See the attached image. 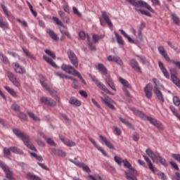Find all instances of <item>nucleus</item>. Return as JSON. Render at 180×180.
<instances>
[{"label":"nucleus","mask_w":180,"mask_h":180,"mask_svg":"<svg viewBox=\"0 0 180 180\" xmlns=\"http://www.w3.org/2000/svg\"><path fill=\"white\" fill-rule=\"evenodd\" d=\"M58 15H59V16H60V19H62V20H63V22H64V23L69 22L68 17L65 16V13L64 12H63V11H59Z\"/></svg>","instance_id":"nucleus-30"},{"label":"nucleus","mask_w":180,"mask_h":180,"mask_svg":"<svg viewBox=\"0 0 180 180\" xmlns=\"http://www.w3.org/2000/svg\"><path fill=\"white\" fill-rule=\"evenodd\" d=\"M162 72L164 77L167 78V79H169V78H171V81L173 82V84H174V85H176V86L179 87L180 89V79L179 78H178L177 75L174 74L175 72L174 70H169L170 75L169 72L167 69H165V70H162Z\"/></svg>","instance_id":"nucleus-5"},{"label":"nucleus","mask_w":180,"mask_h":180,"mask_svg":"<svg viewBox=\"0 0 180 180\" xmlns=\"http://www.w3.org/2000/svg\"><path fill=\"white\" fill-rule=\"evenodd\" d=\"M172 158H174V160H175L176 161H177V162L180 163V154H176V153H173L172 155Z\"/></svg>","instance_id":"nucleus-53"},{"label":"nucleus","mask_w":180,"mask_h":180,"mask_svg":"<svg viewBox=\"0 0 180 180\" xmlns=\"http://www.w3.org/2000/svg\"><path fill=\"white\" fill-rule=\"evenodd\" d=\"M13 68L17 74H20V75H23V74H26V69L25 67L21 66L18 63H13Z\"/></svg>","instance_id":"nucleus-14"},{"label":"nucleus","mask_w":180,"mask_h":180,"mask_svg":"<svg viewBox=\"0 0 180 180\" xmlns=\"http://www.w3.org/2000/svg\"><path fill=\"white\" fill-rule=\"evenodd\" d=\"M11 109L14 110V112H17L18 113L20 112V105L16 103H13L11 105Z\"/></svg>","instance_id":"nucleus-39"},{"label":"nucleus","mask_w":180,"mask_h":180,"mask_svg":"<svg viewBox=\"0 0 180 180\" xmlns=\"http://www.w3.org/2000/svg\"><path fill=\"white\" fill-rule=\"evenodd\" d=\"M129 65L134 71H136V72H139V74H142L143 71H141V68H140L139 62H137L136 59H131L129 60Z\"/></svg>","instance_id":"nucleus-16"},{"label":"nucleus","mask_w":180,"mask_h":180,"mask_svg":"<svg viewBox=\"0 0 180 180\" xmlns=\"http://www.w3.org/2000/svg\"><path fill=\"white\" fill-rule=\"evenodd\" d=\"M169 164L173 168H174V169H176V171H179V167H178V165L175 162L171 161L169 162Z\"/></svg>","instance_id":"nucleus-55"},{"label":"nucleus","mask_w":180,"mask_h":180,"mask_svg":"<svg viewBox=\"0 0 180 180\" xmlns=\"http://www.w3.org/2000/svg\"><path fill=\"white\" fill-rule=\"evenodd\" d=\"M131 110L133 111L134 115L139 116V117H141V119H144V117H146V114H144V112H143L136 108H131Z\"/></svg>","instance_id":"nucleus-29"},{"label":"nucleus","mask_w":180,"mask_h":180,"mask_svg":"<svg viewBox=\"0 0 180 180\" xmlns=\"http://www.w3.org/2000/svg\"><path fill=\"white\" fill-rule=\"evenodd\" d=\"M120 81L121 84H122V85H124V86H125V88H131V86H130V84H129V82H127L126 79H124L123 78H120Z\"/></svg>","instance_id":"nucleus-41"},{"label":"nucleus","mask_w":180,"mask_h":180,"mask_svg":"<svg viewBox=\"0 0 180 180\" xmlns=\"http://www.w3.org/2000/svg\"><path fill=\"white\" fill-rule=\"evenodd\" d=\"M45 140H46V143L49 144V146H56V142H54V140H53L52 139L48 138L47 139H45Z\"/></svg>","instance_id":"nucleus-56"},{"label":"nucleus","mask_w":180,"mask_h":180,"mask_svg":"<svg viewBox=\"0 0 180 180\" xmlns=\"http://www.w3.org/2000/svg\"><path fill=\"white\" fill-rule=\"evenodd\" d=\"M22 50L25 54L27 56V57H28L29 58H34V57L32 55V53L29 52L27 49H23Z\"/></svg>","instance_id":"nucleus-51"},{"label":"nucleus","mask_w":180,"mask_h":180,"mask_svg":"<svg viewBox=\"0 0 180 180\" xmlns=\"http://www.w3.org/2000/svg\"><path fill=\"white\" fill-rule=\"evenodd\" d=\"M0 27H2V29H9V25L2 20H0Z\"/></svg>","instance_id":"nucleus-48"},{"label":"nucleus","mask_w":180,"mask_h":180,"mask_svg":"<svg viewBox=\"0 0 180 180\" xmlns=\"http://www.w3.org/2000/svg\"><path fill=\"white\" fill-rule=\"evenodd\" d=\"M114 160H115V162H117V164H118V165H120V164H122V162H123V160H122V158H119V156H115Z\"/></svg>","instance_id":"nucleus-59"},{"label":"nucleus","mask_w":180,"mask_h":180,"mask_svg":"<svg viewBox=\"0 0 180 180\" xmlns=\"http://www.w3.org/2000/svg\"><path fill=\"white\" fill-rule=\"evenodd\" d=\"M153 92L157 96L158 101H160V102H161L162 103H164V102H165V100L164 99V95L162 94V92H161V89H160V87H158V85L154 86Z\"/></svg>","instance_id":"nucleus-11"},{"label":"nucleus","mask_w":180,"mask_h":180,"mask_svg":"<svg viewBox=\"0 0 180 180\" xmlns=\"http://www.w3.org/2000/svg\"><path fill=\"white\" fill-rule=\"evenodd\" d=\"M120 122H122V123H123L124 124H126V126L129 127V129H132V130H134V126H133V124H131V123H130L129 122L126 120V119H124L123 117H120Z\"/></svg>","instance_id":"nucleus-31"},{"label":"nucleus","mask_w":180,"mask_h":180,"mask_svg":"<svg viewBox=\"0 0 180 180\" xmlns=\"http://www.w3.org/2000/svg\"><path fill=\"white\" fill-rule=\"evenodd\" d=\"M146 119L147 120L150 121V123H151V124L155 126V127H157V129H158L159 130H164V126H162V124L160 121L151 117H147Z\"/></svg>","instance_id":"nucleus-15"},{"label":"nucleus","mask_w":180,"mask_h":180,"mask_svg":"<svg viewBox=\"0 0 180 180\" xmlns=\"http://www.w3.org/2000/svg\"><path fill=\"white\" fill-rule=\"evenodd\" d=\"M140 61L142 63V64H145L146 65H148L150 64V62L145 57L143 58H140Z\"/></svg>","instance_id":"nucleus-60"},{"label":"nucleus","mask_w":180,"mask_h":180,"mask_svg":"<svg viewBox=\"0 0 180 180\" xmlns=\"http://www.w3.org/2000/svg\"><path fill=\"white\" fill-rule=\"evenodd\" d=\"M68 56L69 57L71 64H72V65L78 69V57H77V55H75V53L71 50H68Z\"/></svg>","instance_id":"nucleus-9"},{"label":"nucleus","mask_w":180,"mask_h":180,"mask_svg":"<svg viewBox=\"0 0 180 180\" xmlns=\"http://www.w3.org/2000/svg\"><path fill=\"white\" fill-rule=\"evenodd\" d=\"M28 116H30V117L31 119H32V120H34V122H39L40 121V118H39L36 115H34V113H33L31 111H27V112Z\"/></svg>","instance_id":"nucleus-35"},{"label":"nucleus","mask_w":180,"mask_h":180,"mask_svg":"<svg viewBox=\"0 0 180 180\" xmlns=\"http://www.w3.org/2000/svg\"><path fill=\"white\" fill-rule=\"evenodd\" d=\"M73 13H75V15H77V16H79V18L82 16V15L81 14V13H79L77 7H73Z\"/></svg>","instance_id":"nucleus-61"},{"label":"nucleus","mask_w":180,"mask_h":180,"mask_svg":"<svg viewBox=\"0 0 180 180\" xmlns=\"http://www.w3.org/2000/svg\"><path fill=\"white\" fill-rule=\"evenodd\" d=\"M0 27H2V29H9V25L2 20H0Z\"/></svg>","instance_id":"nucleus-49"},{"label":"nucleus","mask_w":180,"mask_h":180,"mask_svg":"<svg viewBox=\"0 0 180 180\" xmlns=\"http://www.w3.org/2000/svg\"><path fill=\"white\" fill-rule=\"evenodd\" d=\"M30 155H32V157H34V158H36V160H37L38 161H43V157L41 155H37L36 154V153H30Z\"/></svg>","instance_id":"nucleus-45"},{"label":"nucleus","mask_w":180,"mask_h":180,"mask_svg":"<svg viewBox=\"0 0 180 180\" xmlns=\"http://www.w3.org/2000/svg\"><path fill=\"white\" fill-rule=\"evenodd\" d=\"M18 117H19L20 120L23 122H27V115L23 112L20 111L18 113Z\"/></svg>","instance_id":"nucleus-34"},{"label":"nucleus","mask_w":180,"mask_h":180,"mask_svg":"<svg viewBox=\"0 0 180 180\" xmlns=\"http://www.w3.org/2000/svg\"><path fill=\"white\" fill-rule=\"evenodd\" d=\"M4 155H6L7 157L11 156V148H4Z\"/></svg>","instance_id":"nucleus-50"},{"label":"nucleus","mask_w":180,"mask_h":180,"mask_svg":"<svg viewBox=\"0 0 180 180\" xmlns=\"http://www.w3.org/2000/svg\"><path fill=\"white\" fill-rule=\"evenodd\" d=\"M48 92H49L50 95L52 96V98H54L56 101H58L60 102V97L57 95V91L54 90L53 89L49 88L48 89Z\"/></svg>","instance_id":"nucleus-24"},{"label":"nucleus","mask_w":180,"mask_h":180,"mask_svg":"<svg viewBox=\"0 0 180 180\" xmlns=\"http://www.w3.org/2000/svg\"><path fill=\"white\" fill-rule=\"evenodd\" d=\"M55 153L57 155H59L60 157H65V152L63 151L61 149H56L55 150Z\"/></svg>","instance_id":"nucleus-47"},{"label":"nucleus","mask_w":180,"mask_h":180,"mask_svg":"<svg viewBox=\"0 0 180 180\" xmlns=\"http://www.w3.org/2000/svg\"><path fill=\"white\" fill-rule=\"evenodd\" d=\"M45 53H46V54H48V56H51V58H53V60H56V58H57V57L56 56V53H54V52L50 51V49H46Z\"/></svg>","instance_id":"nucleus-42"},{"label":"nucleus","mask_w":180,"mask_h":180,"mask_svg":"<svg viewBox=\"0 0 180 180\" xmlns=\"http://www.w3.org/2000/svg\"><path fill=\"white\" fill-rule=\"evenodd\" d=\"M158 51L160 54H161V56H162V57L165 58L166 61H167L168 63L171 61V58H169V56H168V53H167V51H165V49H164V46H159Z\"/></svg>","instance_id":"nucleus-20"},{"label":"nucleus","mask_w":180,"mask_h":180,"mask_svg":"<svg viewBox=\"0 0 180 180\" xmlns=\"http://www.w3.org/2000/svg\"><path fill=\"white\" fill-rule=\"evenodd\" d=\"M127 2H129V4H131L132 6H136V8H139V6H142V8H146V9L149 10L150 12H152V13H154V9L151 8L147 2L140 0L136 1V0H126Z\"/></svg>","instance_id":"nucleus-6"},{"label":"nucleus","mask_w":180,"mask_h":180,"mask_svg":"<svg viewBox=\"0 0 180 180\" xmlns=\"http://www.w3.org/2000/svg\"><path fill=\"white\" fill-rule=\"evenodd\" d=\"M115 34L118 44L121 46V47H123V46H124V41H123V38H122L117 32H115Z\"/></svg>","instance_id":"nucleus-27"},{"label":"nucleus","mask_w":180,"mask_h":180,"mask_svg":"<svg viewBox=\"0 0 180 180\" xmlns=\"http://www.w3.org/2000/svg\"><path fill=\"white\" fill-rule=\"evenodd\" d=\"M105 82H107L108 85L111 88V89H112L113 91H116V86H115V84H113L110 76L106 77Z\"/></svg>","instance_id":"nucleus-25"},{"label":"nucleus","mask_w":180,"mask_h":180,"mask_svg":"<svg viewBox=\"0 0 180 180\" xmlns=\"http://www.w3.org/2000/svg\"><path fill=\"white\" fill-rule=\"evenodd\" d=\"M135 11L138 13H141V15H145V16H148L149 18H151V13L145 10H140L139 8H134Z\"/></svg>","instance_id":"nucleus-36"},{"label":"nucleus","mask_w":180,"mask_h":180,"mask_svg":"<svg viewBox=\"0 0 180 180\" xmlns=\"http://www.w3.org/2000/svg\"><path fill=\"white\" fill-rule=\"evenodd\" d=\"M40 101L41 103H43V105H46V106H51V108H54L57 105L56 101H54V100L51 98L41 97Z\"/></svg>","instance_id":"nucleus-10"},{"label":"nucleus","mask_w":180,"mask_h":180,"mask_svg":"<svg viewBox=\"0 0 180 180\" xmlns=\"http://www.w3.org/2000/svg\"><path fill=\"white\" fill-rule=\"evenodd\" d=\"M172 18L173 20V22L175 25H180V20L178 15L174 13L172 15Z\"/></svg>","instance_id":"nucleus-38"},{"label":"nucleus","mask_w":180,"mask_h":180,"mask_svg":"<svg viewBox=\"0 0 180 180\" xmlns=\"http://www.w3.org/2000/svg\"><path fill=\"white\" fill-rule=\"evenodd\" d=\"M60 33H62L63 35L67 36L68 39H71V34L68 31H65L64 30H60Z\"/></svg>","instance_id":"nucleus-57"},{"label":"nucleus","mask_w":180,"mask_h":180,"mask_svg":"<svg viewBox=\"0 0 180 180\" xmlns=\"http://www.w3.org/2000/svg\"><path fill=\"white\" fill-rule=\"evenodd\" d=\"M101 16L103 19H104L105 23L108 25L109 27H113L112 20H110V18H109V15L106 11H101Z\"/></svg>","instance_id":"nucleus-19"},{"label":"nucleus","mask_w":180,"mask_h":180,"mask_svg":"<svg viewBox=\"0 0 180 180\" xmlns=\"http://www.w3.org/2000/svg\"><path fill=\"white\" fill-rule=\"evenodd\" d=\"M47 33L49 34L50 37L51 39H53V40H54L55 41H58V35H57V34H56V32H54V31H53L51 30H49L47 31Z\"/></svg>","instance_id":"nucleus-28"},{"label":"nucleus","mask_w":180,"mask_h":180,"mask_svg":"<svg viewBox=\"0 0 180 180\" xmlns=\"http://www.w3.org/2000/svg\"><path fill=\"white\" fill-rule=\"evenodd\" d=\"M43 59L48 63V64H49L50 65H51L52 67H53V68H57V65L56 64V63H54V60H53L51 58L47 57V56L44 55L43 56Z\"/></svg>","instance_id":"nucleus-22"},{"label":"nucleus","mask_w":180,"mask_h":180,"mask_svg":"<svg viewBox=\"0 0 180 180\" xmlns=\"http://www.w3.org/2000/svg\"><path fill=\"white\" fill-rule=\"evenodd\" d=\"M59 138L61 141L64 143V144H65V146H68V147H75V146H77V143H75V142L68 139L67 138H65V136L63 135H59Z\"/></svg>","instance_id":"nucleus-17"},{"label":"nucleus","mask_w":180,"mask_h":180,"mask_svg":"<svg viewBox=\"0 0 180 180\" xmlns=\"http://www.w3.org/2000/svg\"><path fill=\"white\" fill-rule=\"evenodd\" d=\"M61 69L63 70V71H65V72H67L68 74H70L71 75H74L75 77H78V78L80 79V81H82L83 84H86L85 79H84V78L81 75V73L75 70V68H74L73 66L63 63L61 65Z\"/></svg>","instance_id":"nucleus-4"},{"label":"nucleus","mask_w":180,"mask_h":180,"mask_svg":"<svg viewBox=\"0 0 180 180\" xmlns=\"http://www.w3.org/2000/svg\"><path fill=\"white\" fill-rule=\"evenodd\" d=\"M10 150L11 151H12V153H13L14 154H22V151L20 150V149L15 147V146H11L10 147Z\"/></svg>","instance_id":"nucleus-40"},{"label":"nucleus","mask_w":180,"mask_h":180,"mask_svg":"<svg viewBox=\"0 0 180 180\" xmlns=\"http://www.w3.org/2000/svg\"><path fill=\"white\" fill-rule=\"evenodd\" d=\"M53 19L54 22H56V25L58 26H63V22L57 18V17H53Z\"/></svg>","instance_id":"nucleus-62"},{"label":"nucleus","mask_w":180,"mask_h":180,"mask_svg":"<svg viewBox=\"0 0 180 180\" xmlns=\"http://www.w3.org/2000/svg\"><path fill=\"white\" fill-rule=\"evenodd\" d=\"M79 39H81L82 40H85V37H86V35L85 34V32L81 31L79 33Z\"/></svg>","instance_id":"nucleus-63"},{"label":"nucleus","mask_w":180,"mask_h":180,"mask_svg":"<svg viewBox=\"0 0 180 180\" xmlns=\"http://www.w3.org/2000/svg\"><path fill=\"white\" fill-rule=\"evenodd\" d=\"M133 140L134 141H139V140H140V134H139L137 132H134L133 134Z\"/></svg>","instance_id":"nucleus-58"},{"label":"nucleus","mask_w":180,"mask_h":180,"mask_svg":"<svg viewBox=\"0 0 180 180\" xmlns=\"http://www.w3.org/2000/svg\"><path fill=\"white\" fill-rule=\"evenodd\" d=\"M101 94L104 96L101 97L102 102H103L105 105H106V106H108L112 110H116V108H115V105H113L116 104L115 101H113V99H112L110 97L108 96V95H106L105 93L101 92Z\"/></svg>","instance_id":"nucleus-7"},{"label":"nucleus","mask_w":180,"mask_h":180,"mask_svg":"<svg viewBox=\"0 0 180 180\" xmlns=\"http://www.w3.org/2000/svg\"><path fill=\"white\" fill-rule=\"evenodd\" d=\"M87 41L90 49L92 51H96V47L94 45V42L91 41V37L89 35H87Z\"/></svg>","instance_id":"nucleus-33"},{"label":"nucleus","mask_w":180,"mask_h":180,"mask_svg":"<svg viewBox=\"0 0 180 180\" xmlns=\"http://www.w3.org/2000/svg\"><path fill=\"white\" fill-rule=\"evenodd\" d=\"M70 105H75V106H81V101H78L75 97H71L69 100Z\"/></svg>","instance_id":"nucleus-26"},{"label":"nucleus","mask_w":180,"mask_h":180,"mask_svg":"<svg viewBox=\"0 0 180 180\" xmlns=\"http://www.w3.org/2000/svg\"><path fill=\"white\" fill-rule=\"evenodd\" d=\"M69 161H70V162H72V164H75V165H77V167H79V168H82L84 172H86L87 174H91V169L89 168V167H88V165H86L85 163L75 162L71 159L69 160Z\"/></svg>","instance_id":"nucleus-13"},{"label":"nucleus","mask_w":180,"mask_h":180,"mask_svg":"<svg viewBox=\"0 0 180 180\" xmlns=\"http://www.w3.org/2000/svg\"><path fill=\"white\" fill-rule=\"evenodd\" d=\"M27 176L30 178L32 180H41V179L34 174L33 173H27Z\"/></svg>","instance_id":"nucleus-46"},{"label":"nucleus","mask_w":180,"mask_h":180,"mask_svg":"<svg viewBox=\"0 0 180 180\" xmlns=\"http://www.w3.org/2000/svg\"><path fill=\"white\" fill-rule=\"evenodd\" d=\"M143 91L147 99H151L153 98V84L151 83L147 84Z\"/></svg>","instance_id":"nucleus-12"},{"label":"nucleus","mask_w":180,"mask_h":180,"mask_svg":"<svg viewBox=\"0 0 180 180\" xmlns=\"http://www.w3.org/2000/svg\"><path fill=\"white\" fill-rule=\"evenodd\" d=\"M173 103L175 106H180V98L179 96H174L173 97Z\"/></svg>","instance_id":"nucleus-43"},{"label":"nucleus","mask_w":180,"mask_h":180,"mask_svg":"<svg viewBox=\"0 0 180 180\" xmlns=\"http://www.w3.org/2000/svg\"><path fill=\"white\" fill-rule=\"evenodd\" d=\"M101 140H102V141H103V143H105L106 147H108V148H110V150H115V146L113 145V143H111L110 141L108 140V139L102 135L99 136Z\"/></svg>","instance_id":"nucleus-21"},{"label":"nucleus","mask_w":180,"mask_h":180,"mask_svg":"<svg viewBox=\"0 0 180 180\" xmlns=\"http://www.w3.org/2000/svg\"><path fill=\"white\" fill-rule=\"evenodd\" d=\"M8 78L15 85V86H20V83L18 82V78H16V76L12 73V72H8Z\"/></svg>","instance_id":"nucleus-18"},{"label":"nucleus","mask_w":180,"mask_h":180,"mask_svg":"<svg viewBox=\"0 0 180 180\" xmlns=\"http://www.w3.org/2000/svg\"><path fill=\"white\" fill-rule=\"evenodd\" d=\"M146 153L147 155H148V157L151 158L153 162H155L156 164L160 162V164L163 165V167H168V163L167 162V160L164 159L162 156L160 155V153H158V152L154 153L151 149L148 148L146 149Z\"/></svg>","instance_id":"nucleus-2"},{"label":"nucleus","mask_w":180,"mask_h":180,"mask_svg":"<svg viewBox=\"0 0 180 180\" xmlns=\"http://www.w3.org/2000/svg\"><path fill=\"white\" fill-rule=\"evenodd\" d=\"M103 37H105V35H98L96 34H93V40L94 43H99V40H101V39H103Z\"/></svg>","instance_id":"nucleus-37"},{"label":"nucleus","mask_w":180,"mask_h":180,"mask_svg":"<svg viewBox=\"0 0 180 180\" xmlns=\"http://www.w3.org/2000/svg\"><path fill=\"white\" fill-rule=\"evenodd\" d=\"M148 167L152 172H155V167L153 165V162H150L148 163Z\"/></svg>","instance_id":"nucleus-64"},{"label":"nucleus","mask_w":180,"mask_h":180,"mask_svg":"<svg viewBox=\"0 0 180 180\" xmlns=\"http://www.w3.org/2000/svg\"><path fill=\"white\" fill-rule=\"evenodd\" d=\"M0 167L4 171V172L9 169V167H6V165H5V163H4L2 161H0Z\"/></svg>","instance_id":"nucleus-54"},{"label":"nucleus","mask_w":180,"mask_h":180,"mask_svg":"<svg viewBox=\"0 0 180 180\" xmlns=\"http://www.w3.org/2000/svg\"><path fill=\"white\" fill-rule=\"evenodd\" d=\"M90 78L93 81V82H95L96 85L100 89H102L104 92L106 94H108V95H115V94L110 92L107 88L106 86H105L103 84H102L98 79L95 77L93 76L92 75H90Z\"/></svg>","instance_id":"nucleus-8"},{"label":"nucleus","mask_w":180,"mask_h":180,"mask_svg":"<svg viewBox=\"0 0 180 180\" xmlns=\"http://www.w3.org/2000/svg\"><path fill=\"white\" fill-rule=\"evenodd\" d=\"M13 133H14L18 139H21L22 141H23L25 146L27 147V148H30V150H32V151H34L35 153H37V149L35 146H34L33 144H30V139L29 137L25 136V133L20 131L18 129H13Z\"/></svg>","instance_id":"nucleus-3"},{"label":"nucleus","mask_w":180,"mask_h":180,"mask_svg":"<svg viewBox=\"0 0 180 180\" xmlns=\"http://www.w3.org/2000/svg\"><path fill=\"white\" fill-rule=\"evenodd\" d=\"M96 68L98 70V71H101L103 75H108V69H106V67H105L103 64L98 63Z\"/></svg>","instance_id":"nucleus-23"},{"label":"nucleus","mask_w":180,"mask_h":180,"mask_svg":"<svg viewBox=\"0 0 180 180\" xmlns=\"http://www.w3.org/2000/svg\"><path fill=\"white\" fill-rule=\"evenodd\" d=\"M27 4L28 5L29 8L30 9L32 15L36 18L37 16V12L34 11V10L33 9V6H32L30 2H29V1H27Z\"/></svg>","instance_id":"nucleus-44"},{"label":"nucleus","mask_w":180,"mask_h":180,"mask_svg":"<svg viewBox=\"0 0 180 180\" xmlns=\"http://www.w3.org/2000/svg\"><path fill=\"white\" fill-rule=\"evenodd\" d=\"M122 162L124 163V167L125 168H128V171H124V174L127 180H139L137 179V170L135 169L131 164L127 160H122Z\"/></svg>","instance_id":"nucleus-1"},{"label":"nucleus","mask_w":180,"mask_h":180,"mask_svg":"<svg viewBox=\"0 0 180 180\" xmlns=\"http://www.w3.org/2000/svg\"><path fill=\"white\" fill-rule=\"evenodd\" d=\"M4 89H6V91H7V92H8V94H10V95H12V96H14V98L18 97V94H16V91H15V90H13V89H11V88H9V86H5Z\"/></svg>","instance_id":"nucleus-32"},{"label":"nucleus","mask_w":180,"mask_h":180,"mask_svg":"<svg viewBox=\"0 0 180 180\" xmlns=\"http://www.w3.org/2000/svg\"><path fill=\"white\" fill-rule=\"evenodd\" d=\"M22 50L25 54L27 56V57H28L29 58H34V57L32 55V53L29 52L27 49H23Z\"/></svg>","instance_id":"nucleus-52"}]
</instances>
